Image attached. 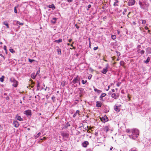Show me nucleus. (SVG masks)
Returning <instances> with one entry per match:
<instances>
[{
    "label": "nucleus",
    "instance_id": "a18cd8bd",
    "mask_svg": "<svg viewBox=\"0 0 151 151\" xmlns=\"http://www.w3.org/2000/svg\"><path fill=\"white\" fill-rule=\"evenodd\" d=\"M117 3H116L115 2H114L113 5L114 6H118V5L117 4Z\"/></svg>",
    "mask_w": 151,
    "mask_h": 151
},
{
    "label": "nucleus",
    "instance_id": "e2e57ef3",
    "mask_svg": "<svg viewBox=\"0 0 151 151\" xmlns=\"http://www.w3.org/2000/svg\"><path fill=\"white\" fill-rule=\"evenodd\" d=\"M72 40V39H70L68 41L70 42H71Z\"/></svg>",
    "mask_w": 151,
    "mask_h": 151
},
{
    "label": "nucleus",
    "instance_id": "c756f323",
    "mask_svg": "<svg viewBox=\"0 0 151 151\" xmlns=\"http://www.w3.org/2000/svg\"><path fill=\"white\" fill-rule=\"evenodd\" d=\"M70 126V125L68 122H67L65 125V127L66 128H67L68 127Z\"/></svg>",
    "mask_w": 151,
    "mask_h": 151
},
{
    "label": "nucleus",
    "instance_id": "cd10ccee",
    "mask_svg": "<svg viewBox=\"0 0 151 151\" xmlns=\"http://www.w3.org/2000/svg\"><path fill=\"white\" fill-rule=\"evenodd\" d=\"M120 64L121 65L124 66L125 64V63L123 61H121L120 62Z\"/></svg>",
    "mask_w": 151,
    "mask_h": 151
},
{
    "label": "nucleus",
    "instance_id": "a878e982",
    "mask_svg": "<svg viewBox=\"0 0 151 151\" xmlns=\"http://www.w3.org/2000/svg\"><path fill=\"white\" fill-rule=\"evenodd\" d=\"M106 95V94L105 93H102L100 97V98L101 99H102Z\"/></svg>",
    "mask_w": 151,
    "mask_h": 151
},
{
    "label": "nucleus",
    "instance_id": "dca6fc26",
    "mask_svg": "<svg viewBox=\"0 0 151 151\" xmlns=\"http://www.w3.org/2000/svg\"><path fill=\"white\" fill-rule=\"evenodd\" d=\"M48 7L50 8H51L53 10H54L55 9V7L53 4L49 5L48 6Z\"/></svg>",
    "mask_w": 151,
    "mask_h": 151
},
{
    "label": "nucleus",
    "instance_id": "c85d7f7f",
    "mask_svg": "<svg viewBox=\"0 0 151 151\" xmlns=\"http://www.w3.org/2000/svg\"><path fill=\"white\" fill-rule=\"evenodd\" d=\"M41 135V133L40 132L38 133L35 136V138H37L38 137H39L40 135Z\"/></svg>",
    "mask_w": 151,
    "mask_h": 151
},
{
    "label": "nucleus",
    "instance_id": "0e129e2a",
    "mask_svg": "<svg viewBox=\"0 0 151 151\" xmlns=\"http://www.w3.org/2000/svg\"><path fill=\"white\" fill-rule=\"evenodd\" d=\"M113 149V147H111L110 148V150H111L112 149Z\"/></svg>",
    "mask_w": 151,
    "mask_h": 151
},
{
    "label": "nucleus",
    "instance_id": "4468645a",
    "mask_svg": "<svg viewBox=\"0 0 151 151\" xmlns=\"http://www.w3.org/2000/svg\"><path fill=\"white\" fill-rule=\"evenodd\" d=\"M146 52L148 54L151 53V48L148 47L146 49Z\"/></svg>",
    "mask_w": 151,
    "mask_h": 151
},
{
    "label": "nucleus",
    "instance_id": "39448f33",
    "mask_svg": "<svg viewBox=\"0 0 151 151\" xmlns=\"http://www.w3.org/2000/svg\"><path fill=\"white\" fill-rule=\"evenodd\" d=\"M106 66L105 68H103L102 70L101 71V72L104 74H105L108 71V69L109 67V65L108 64H107L106 65Z\"/></svg>",
    "mask_w": 151,
    "mask_h": 151
},
{
    "label": "nucleus",
    "instance_id": "473e14b6",
    "mask_svg": "<svg viewBox=\"0 0 151 151\" xmlns=\"http://www.w3.org/2000/svg\"><path fill=\"white\" fill-rule=\"evenodd\" d=\"M111 37L112 39L113 40H114L116 38V37L115 35H112Z\"/></svg>",
    "mask_w": 151,
    "mask_h": 151
},
{
    "label": "nucleus",
    "instance_id": "ddd939ff",
    "mask_svg": "<svg viewBox=\"0 0 151 151\" xmlns=\"http://www.w3.org/2000/svg\"><path fill=\"white\" fill-rule=\"evenodd\" d=\"M16 118L17 120H18L20 121H22L23 120L22 118H21L20 116H19L18 114H17L16 116Z\"/></svg>",
    "mask_w": 151,
    "mask_h": 151
},
{
    "label": "nucleus",
    "instance_id": "49530a36",
    "mask_svg": "<svg viewBox=\"0 0 151 151\" xmlns=\"http://www.w3.org/2000/svg\"><path fill=\"white\" fill-rule=\"evenodd\" d=\"M146 23V21L145 20H142V24H145Z\"/></svg>",
    "mask_w": 151,
    "mask_h": 151
},
{
    "label": "nucleus",
    "instance_id": "b1692460",
    "mask_svg": "<svg viewBox=\"0 0 151 151\" xmlns=\"http://www.w3.org/2000/svg\"><path fill=\"white\" fill-rule=\"evenodd\" d=\"M150 60V58L149 57H148L146 60L144 61V62L145 63L147 64L149 62Z\"/></svg>",
    "mask_w": 151,
    "mask_h": 151
},
{
    "label": "nucleus",
    "instance_id": "6e6552de",
    "mask_svg": "<svg viewBox=\"0 0 151 151\" xmlns=\"http://www.w3.org/2000/svg\"><path fill=\"white\" fill-rule=\"evenodd\" d=\"M89 144V142L87 141H85L82 143V146L84 147H87V145Z\"/></svg>",
    "mask_w": 151,
    "mask_h": 151
},
{
    "label": "nucleus",
    "instance_id": "f03ea898",
    "mask_svg": "<svg viewBox=\"0 0 151 151\" xmlns=\"http://www.w3.org/2000/svg\"><path fill=\"white\" fill-rule=\"evenodd\" d=\"M139 4L141 9L148 10L149 4L145 0H140Z\"/></svg>",
    "mask_w": 151,
    "mask_h": 151
},
{
    "label": "nucleus",
    "instance_id": "09e8293b",
    "mask_svg": "<svg viewBox=\"0 0 151 151\" xmlns=\"http://www.w3.org/2000/svg\"><path fill=\"white\" fill-rule=\"evenodd\" d=\"M75 26L76 28L77 29H78L79 28V27L78 26L77 24H76Z\"/></svg>",
    "mask_w": 151,
    "mask_h": 151
},
{
    "label": "nucleus",
    "instance_id": "bf43d9fd",
    "mask_svg": "<svg viewBox=\"0 0 151 151\" xmlns=\"http://www.w3.org/2000/svg\"><path fill=\"white\" fill-rule=\"evenodd\" d=\"M116 86H117L118 87H119V86H120V83H118L117 84H116Z\"/></svg>",
    "mask_w": 151,
    "mask_h": 151
},
{
    "label": "nucleus",
    "instance_id": "2eb2a0df",
    "mask_svg": "<svg viewBox=\"0 0 151 151\" xmlns=\"http://www.w3.org/2000/svg\"><path fill=\"white\" fill-rule=\"evenodd\" d=\"M104 130L106 133L109 130V129L107 126H105L103 128Z\"/></svg>",
    "mask_w": 151,
    "mask_h": 151
},
{
    "label": "nucleus",
    "instance_id": "6e6d98bb",
    "mask_svg": "<svg viewBox=\"0 0 151 151\" xmlns=\"http://www.w3.org/2000/svg\"><path fill=\"white\" fill-rule=\"evenodd\" d=\"M110 85H109V86H108V88L106 89V90L107 91H108L109 90V89L110 88Z\"/></svg>",
    "mask_w": 151,
    "mask_h": 151
},
{
    "label": "nucleus",
    "instance_id": "f8f14e48",
    "mask_svg": "<svg viewBox=\"0 0 151 151\" xmlns=\"http://www.w3.org/2000/svg\"><path fill=\"white\" fill-rule=\"evenodd\" d=\"M13 124L14 125V126L16 127H18L19 126V123L16 121H14Z\"/></svg>",
    "mask_w": 151,
    "mask_h": 151
},
{
    "label": "nucleus",
    "instance_id": "4be33fe9",
    "mask_svg": "<svg viewBox=\"0 0 151 151\" xmlns=\"http://www.w3.org/2000/svg\"><path fill=\"white\" fill-rule=\"evenodd\" d=\"M93 88L95 91L97 92L98 93L101 92V90L97 89L95 88V87L93 86Z\"/></svg>",
    "mask_w": 151,
    "mask_h": 151
},
{
    "label": "nucleus",
    "instance_id": "a19ab883",
    "mask_svg": "<svg viewBox=\"0 0 151 151\" xmlns=\"http://www.w3.org/2000/svg\"><path fill=\"white\" fill-rule=\"evenodd\" d=\"M17 23L19 25H22L23 24V23H20L19 21H17Z\"/></svg>",
    "mask_w": 151,
    "mask_h": 151
},
{
    "label": "nucleus",
    "instance_id": "393cba45",
    "mask_svg": "<svg viewBox=\"0 0 151 151\" xmlns=\"http://www.w3.org/2000/svg\"><path fill=\"white\" fill-rule=\"evenodd\" d=\"M54 42H56L59 43L62 42V40L61 39H59L58 40H55Z\"/></svg>",
    "mask_w": 151,
    "mask_h": 151
},
{
    "label": "nucleus",
    "instance_id": "052dcab7",
    "mask_svg": "<svg viewBox=\"0 0 151 151\" xmlns=\"http://www.w3.org/2000/svg\"><path fill=\"white\" fill-rule=\"evenodd\" d=\"M40 71L39 70H38V71H37L36 74L37 75V74H39L40 73Z\"/></svg>",
    "mask_w": 151,
    "mask_h": 151
},
{
    "label": "nucleus",
    "instance_id": "9d476101",
    "mask_svg": "<svg viewBox=\"0 0 151 151\" xmlns=\"http://www.w3.org/2000/svg\"><path fill=\"white\" fill-rule=\"evenodd\" d=\"M101 120L102 122H105L108 121V119L106 115H105L103 118H102Z\"/></svg>",
    "mask_w": 151,
    "mask_h": 151
},
{
    "label": "nucleus",
    "instance_id": "f257e3e1",
    "mask_svg": "<svg viewBox=\"0 0 151 151\" xmlns=\"http://www.w3.org/2000/svg\"><path fill=\"white\" fill-rule=\"evenodd\" d=\"M131 134L129 135V137L133 139H136L139 135V132L138 129H135L131 130Z\"/></svg>",
    "mask_w": 151,
    "mask_h": 151
},
{
    "label": "nucleus",
    "instance_id": "58836bf2",
    "mask_svg": "<svg viewBox=\"0 0 151 151\" xmlns=\"http://www.w3.org/2000/svg\"><path fill=\"white\" fill-rule=\"evenodd\" d=\"M127 11V9H124V11H123L122 12V14L123 15H125V13Z\"/></svg>",
    "mask_w": 151,
    "mask_h": 151
},
{
    "label": "nucleus",
    "instance_id": "e433bc0d",
    "mask_svg": "<svg viewBox=\"0 0 151 151\" xmlns=\"http://www.w3.org/2000/svg\"><path fill=\"white\" fill-rule=\"evenodd\" d=\"M17 7L15 6L14 7V12L15 13H17Z\"/></svg>",
    "mask_w": 151,
    "mask_h": 151
},
{
    "label": "nucleus",
    "instance_id": "423d86ee",
    "mask_svg": "<svg viewBox=\"0 0 151 151\" xmlns=\"http://www.w3.org/2000/svg\"><path fill=\"white\" fill-rule=\"evenodd\" d=\"M135 3V0H129L128 1L127 5L129 6H131L134 5Z\"/></svg>",
    "mask_w": 151,
    "mask_h": 151
},
{
    "label": "nucleus",
    "instance_id": "c9c22d12",
    "mask_svg": "<svg viewBox=\"0 0 151 151\" xmlns=\"http://www.w3.org/2000/svg\"><path fill=\"white\" fill-rule=\"evenodd\" d=\"M116 53H117V56L119 57L120 55V53L119 52L117 51H116Z\"/></svg>",
    "mask_w": 151,
    "mask_h": 151
},
{
    "label": "nucleus",
    "instance_id": "aec40b11",
    "mask_svg": "<svg viewBox=\"0 0 151 151\" xmlns=\"http://www.w3.org/2000/svg\"><path fill=\"white\" fill-rule=\"evenodd\" d=\"M114 109L117 112H119L120 111L119 109L118 108V107L117 106L115 105L114 106Z\"/></svg>",
    "mask_w": 151,
    "mask_h": 151
},
{
    "label": "nucleus",
    "instance_id": "1a4fd4ad",
    "mask_svg": "<svg viewBox=\"0 0 151 151\" xmlns=\"http://www.w3.org/2000/svg\"><path fill=\"white\" fill-rule=\"evenodd\" d=\"M61 135L63 137L67 138H68L69 136V134L67 132H62Z\"/></svg>",
    "mask_w": 151,
    "mask_h": 151
},
{
    "label": "nucleus",
    "instance_id": "338daca9",
    "mask_svg": "<svg viewBox=\"0 0 151 151\" xmlns=\"http://www.w3.org/2000/svg\"><path fill=\"white\" fill-rule=\"evenodd\" d=\"M95 135H96V136L98 135V133L97 132H95Z\"/></svg>",
    "mask_w": 151,
    "mask_h": 151
},
{
    "label": "nucleus",
    "instance_id": "412c9836",
    "mask_svg": "<svg viewBox=\"0 0 151 151\" xmlns=\"http://www.w3.org/2000/svg\"><path fill=\"white\" fill-rule=\"evenodd\" d=\"M79 112H80V111L79 110H77L76 111V113L73 115V117H74V118L76 116L77 114H79Z\"/></svg>",
    "mask_w": 151,
    "mask_h": 151
},
{
    "label": "nucleus",
    "instance_id": "9b49d317",
    "mask_svg": "<svg viewBox=\"0 0 151 151\" xmlns=\"http://www.w3.org/2000/svg\"><path fill=\"white\" fill-rule=\"evenodd\" d=\"M119 96L118 95H116L115 93H113L111 95V97L115 99H117L119 98Z\"/></svg>",
    "mask_w": 151,
    "mask_h": 151
},
{
    "label": "nucleus",
    "instance_id": "7ed1b4c3",
    "mask_svg": "<svg viewBox=\"0 0 151 151\" xmlns=\"http://www.w3.org/2000/svg\"><path fill=\"white\" fill-rule=\"evenodd\" d=\"M9 81L10 82L13 83L12 85L13 86L16 88L18 85V82L14 77H11L10 78Z\"/></svg>",
    "mask_w": 151,
    "mask_h": 151
},
{
    "label": "nucleus",
    "instance_id": "8fccbe9b",
    "mask_svg": "<svg viewBox=\"0 0 151 151\" xmlns=\"http://www.w3.org/2000/svg\"><path fill=\"white\" fill-rule=\"evenodd\" d=\"M55 97H54V96H53L51 99L52 100L54 101V100L55 99Z\"/></svg>",
    "mask_w": 151,
    "mask_h": 151
},
{
    "label": "nucleus",
    "instance_id": "ea45409f",
    "mask_svg": "<svg viewBox=\"0 0 151 151\" xmlns=\"http://www.w3.org/2000/svg\"><path fill=\"white\" fill-rule=\"evenodd\" d=\"M86 82H87L86 80L84 81V80H82V83L83 84H85Z\"/></svg>",
    "mask_w": 151,
    "mask_h": 151
},
{
    "label": "nucleus",
    "instance_id": "a211bd4d",
    "mask_svg": "<svg viewBox=\"0 0 151 151\" xmlns=\"http://www.w3.org/2000/svg\"><path fill=\"white\" fill-rule=\"evenodd\" d=\"M57 19L55 17L53 18L51 20V22L53 24H55L56 23V21Z\"/></svg>",
    "mask_w": 151,
    "mask_h": 151
},
{
    "label": "nucleus",
    "instance_id": "5fc2aeb1",
    "mask_svg": "<svg viewBox=\"0 0 151 151\" xmlns=\"http://www.w3.org/2000/svg\"><path fill=\"white\" fill-rule=\"evenodd\" d=\"M0 56H1V57L4 58V59L5 57L3 55L1 54H0Z\"/></svg>",
    "mask_w": 151,
    "mask_h": 151
},
{
    "label": "nucleus",
    "instance_id": "7c9ffc66",
    "mask_svg": "<svg viewBox=\"0 0 151 151\" xmlns=\"http://www.w3.org/2000/svg\"><path fill=\"white\" fill-rule=\"evenodd\" d=\"M40 84L39 83H38L37 86V90H39L40 89Z\"/></svg>",
    "mask_w": 151,
    "mask_h": 151
},
{
    "label": "nucleus",
    "instance_id": "6ab92c4d",
    "mask_svg": "<svg viewBox=\"0 0 151 151\" xmlns=\"http://www.w3.org/2000/svg\"><path fill=\"white\" fill-rule=\"evenodd\" d=\"M3 24L4 25H5L6 26V27L9 29V26L8 24L7 23V21H6L3 22Z\"/></svg>",
    "mask_w": 151,
    "mask_h": 151
},
{
    "label": "nucleus",
    "instance_id": "c03bdc74",
    "mask_svg": "<svg viewBox=\"0 0 151 151\" xmlns=\"http://www.w3.org/2000/svg\"><path fill=\"white\" fill-rule=\"evenodd\" d=\"M91 6V5L90 4H89L88 6V8L87 9V10L88 11L89 10V9L90 8Z\"/></svg>",
    "mask_w": 151,
    "mask_h": 151
},
{
    "label": "nucleus",
    "instance_id": "3c124183",
    "mask_svg": "<svg viewBox=\"0 0 151 151\" xmlns=\"http://www.w3.org/2000/svg\"><path fill=\"white\" fill-rule=\"evenodd\" d=\"M127 132L129 133L130 132V130L129 129H127L126 131Z\"/></svg>",
    "mask_w": 151,
    "mask_h": 151
},
{
    "label": "nucleus",
    "instance_id": "de8ad7c7",
    "mask_svg": "<svg viewBox=\"0 0 151 151\" xmlns=\"http://www.w3.org/2000/svg\"><path fill=\"white\" fill-rule=\"evenodd\" d=\"M4 50L6 51L7 50H6V46L5 45H4Z\"/></svg>",
    "mask_w": 151,
    "mask_h": 151
},
{
    "label": "nucleus",
    "instance_id": "f704fd0d",
    "mask_svg": "<svg viewBox=\"0 0 151 151\" xmlns=\"http://www.w3.org/2000/svg\"><path fill=\"white\" fill-rule=\"evenodd\" d=\"M4 76H2V77L0 78V81L1 82H3V81H4Z\"/></svg>",
    "mask_w": 151,
    "mask_h": 151
},
{
    "label": "nucleus",
    "instance_id": "603ef678",
    "mask_svg": "<svg viewBox=\"0 0 151 151\" xmlns=\"http://www.w3.org/2000/svg\"><path fill=\"white\" fill-rule=\"evenodd\" d=\"M98 47H94V48H93V50H97L98 49Z\"/></svg>",
    "mask_w": 151,
    "mask_h": 151
},
{
    "label": "nucleus",
    "instance_id": "4c0bfd02",
    "mask_svg": "<svg viewBox=\"0 0 151 151\" xmlns=\"http://www.w3.org/2000/svg\"><path fill=\"white\" fill-rule=\"evenodd\" d=\"M30 63H32V62L35 61V60L33 59H31L29 58L28 59Z\"/></svg>",
    "mask_w": 151,
    "mask_h": 151
},
{
    "label": "nucleus",
    "instance_id": "0eeeda50",
    "mask_svg": "<svg viewBox=\"0 0 151 151\" xmlns=\"http://www.w3.org/2000/svg\"><path fill=\"white\" fill-rule=\"evenodd\" d=\"M24 113L26 114L27 116H31L32 114L31 111L30 110H28L25 111H24Z\"/></svg>",
    "mask_w": 151,
    "mask_h": 151
},
{
    "label": "nucleus",
    "instance_id": "774afa93",
    "mask_svg": "<svg viewBox=\"0 0 151 151\" xmlns=\"http://www.w3.org/2000/svg\"><path fill=\"white\" fill-rule=\"evenodd\" d=\"M140 50V49H139L138 50H137V52L138 53H139V51Z\"/></svg>",
    "mask_w": 151,
    "mask_h": 151
},
{
    "label": "nucleus",
    "instance_id": "72a5a7b5",
    "mask_svg": "<svg viewBox=\"0 0 151 151\" xmlns=\"http://www.w3.org/2000/svg\"><path fill=\"white\" fill-rule=\"evenodd\" d=\"M9 50L12 53H14L15 52V51L12 48H10L9 49Z\"/></svg>",
    "mask_w": 151,
    "mask_h": 151
},
{
    "label": "nucleus",
    "instance_id": "864d4df0",
    "mask_svg": "<svg viewBox=\"0 0 151 151\" xmlns=\"http://www.w3.org/2000/svg\"><path fill=\"white\" fill-rule=\"evenodd\" d=\"M91 77H92V75L89 76L88 77V79H91Z\"/></svg>",
    "mask_w": 151,
    "mask_h": 151
},
{
    "label": "nucleus",
    "instance_id": "79ce46f5",
    "mask_svg": "<svg viewBox=\"0 0 151 151\" xmlns=\"http://www.w3.org/2000/svg\"><path fill=\"white\" fill-rule=\"evenodd\" d=\"M144 53H145V51H144V50H141L140 51V53L142 55Z\"/></svg>",
    "mask_w": 151,
    "mask_h": 151
},
{
    "label": "nucleus",
    "instance_id": "bb28decb",
    "mask_svg": "<svg viewBox=\"0 0 151 151\" xmlns=\"http://www.w3.org/2000/svg\"><path fill=\"white\" fill-rule=\"evenodd\" d=\"M66 83V81H63L61 83V86H63L64 87L65 86V85Z\"/></svg>",
    "mask_w": 151,
    "mask_h": 151
},
{
    "label": "nucleus",
    "instance_id": "13d9d810",
    "mask_svg": "<svg viewBox=\"0 0 151 151\" xmlns=\"http://www.w3.org/2000/svg\"><path fill=\"white\" fill-rule=\"evenodd\" d=\"M114 1L116 3H118L119 2L118 0H114Z\"/></svg>",
    "mask_w": 151,
    "mask_h": 151
},
{
    "label": "nucleus",
    "instance_id": "20e7f679",
    "mask_svg": "<svg viewBox=\"0 0 151 151\" xmlns=\"http://www.w3.org/2000/svg\"><path fill=\"white\" fill-rule=\"evenodd\" d=\"M80 78L78 76L74 78L73 80L72 81V83L74 84L76 83H78L79 82Z\"/></svg>",
    "mask_w": 151,
    "mask_h": 151
},
{
    "label": "nucleus",
    "instance_id": "4d7b16f0",
    "mask_svg": "<svg viewBox=\"0 0 151 151\" xmlns=\"http://www.w3.org/2000/svg\"><path fill=\"white\" fill-rule=\"evenodd\" d=\"M67 1L68 2L70 3L72 2V0H67Z\"/></svg>",
    "mask_w": 151,
    "mask_h": 151
},
{
    "label": "nucleus",
    "instance_id": "2f4dec72",
    "mask_svg": "<svg viewBox=\"0 0 151 151\" xmlns=\"http://www.w3.org/2000/svg\"><path fill=\"white\" fill-rule=\"evenodd\" d=\"M136 149L135 148H132L129 150V151H137Z\"/></svg>",
    "mask_w": 151,
    "mask_h": 151
},
{
    "label": "nucleus",
    "instance_id": "69168bd1",
    "mask_svg": "<svg viewBox=\"0 0 151 151\" xmlns=\"http://www.w3.org/2000/svg\"><path fill=\"white\" fill-rule=\"evenodd\" d=\"M112 91L113 92H115V90L114 89H112Z\"/></svg>",
    "mask_w": 151,
    "mask_h": 151
},
{
    "label": "nucleus",
    "instance_id": "5701e85b",
    "mask_svg": "<svg viewBox=\"0 0 151 151\" xmlns=\"http://www.w3.org/2000/svg\"><path fill=\"white\" fill-rule=\"evenodd\" d=\"M58 49L57 50V52L58 55H61V49L58 47Z\"/></svg>",
    "mask_w": 151,
    "mask_h": 151
},
{
    "label": "nucleus",
    "instance_id": "680f3d73",
    "mask_svg": "<svg viewBox=\"0 0 151 151\" xmlns=\"http://www.w3.org/2000/svg\"><path fill=\"white\" fill-rule=\"evenodd\" d=\"M145 28L146 29H148V27L147 26L145 27Z\"/></svg>",
    "mask_w": 151,
    "mask_h": 151
},
{
    "label": "nucleus",
    "instance_id": "f3484780",
    "mask_svg": "<svg viewBox=\"0 0 151 151\" xmlns=\"http://www.w3.org/2000/svg\"><path fill=\"white\" fill-rule=\"evenodd\" d=\"M102 104L101 102L98 101H97L96 102V107H101L102 105Z\"/></svg>",
    "mask_w": 151,
    "mask_h": 151
},
{
    "label": "nucleus",
    "instance_id": "37998d69",
    "mask_svg": "<svg viewBox=\"0 0 151 151\" xmlns=\"http://www.w3.org/2000/svg\"><path fill=\"white\" fill-rule=\"evenodd\" d=\"M93 148H88L87 149L86 151H92Z\"/></svg>",
    "mask_w": 151,
    "mask_h": 151
}]
</instances>
